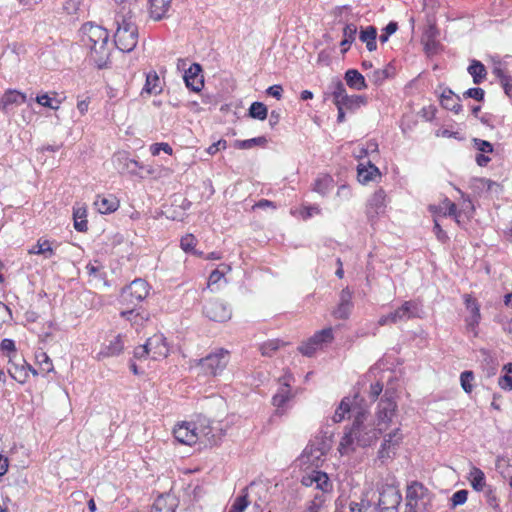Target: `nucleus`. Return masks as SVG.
<instances>
[{
  "instance_id": "obj_1",
  "label": "nucleus",
  "mask_w": 512,
  "mask_h": 512,
  "mask_svg": "<svg viewBox=\"0 0 512 512\" xmlns=\"http://www.w3.org/2000/svg\"><path fill=\"white\" fill-rule=\"evenodd\" d=\"M114 43L122 52H131L138 43V28L126 14L117 16Z\"/></svg>"
},
{
  "instance_id": "obj_2",
  "label": "nucleus",
  "mask_w": 512,
  "mask_h": 512,
  "mask_svg": "<svg viewBox=\"0 0 512 512\" xmlns=\"http://www.w3.org/2000/svg\"><path fill=\"white\" fill-rule=\"evenodd\" d=\"M430 502V493L422 483L415 481L407 487L405 512H428Z\"/></svg>"
},
{
  "instance_id": "obj_3",
  "label": "nucleus",
  "mask_w": 512,
  "mask_h": 512,
  "mask_svg": "<svg viewBox=\"0 0 512 512\" xmlns=\"http://www.w3.org/2000/svg\"><path fill=\"white\" fill-rule=\"evenodd\" d=\"M331 94L335 106H340L348 111H355L367 104V98L364 95H348L344 84L340 80L332 82Z\"/></svg>"
},
{
  "instance_id": "obj_4",
  "label": "nucleus",
  "mask_w": 512,
  "mask_h": 512,
  "mask_svg": "<svg viewBox=\"0 0 512 512\" xmlns=\"http://www.w3.org/2000/svg\"><path fill=\"white\" fill-rule=\"evenodd\" d=\"M149 291V283L142 278H136L129 285L122 288L119 301L122 305L137 307L146 299Z\"/></svg>"
},
{
  "instance_id": "obj_5",
  "label": "nucleus",
  "mask_w": 512,
  "mask_h": 512,
  "mask_svg": "<svg viewBox=\"0 0 512 512\" xmlns=\"http://www.w3.org/2000/svg\"><path fill=\"white\" fill-rule=\"evenodd\" d=\"M364 413L359 412L353 421V429L355 433L356 443L360 447H367L372 445L379 436L384 432L383 428L370 424H364Z\"/></svg>"
},
{
  "instance_id": "obj_6",
  "label": "nucleus",
  "mask_w": 512,
  "mask_h": 512,
  "mask_svg": "<svg viewBox=\"0 0 512 512\" xmlns=\"http://www.w3.org/2000/svg\"><path fill=\"white\" fill-rule=\"evenodd\" d=\"M229 360V351L220 348L215 352L208 354L206 357L201 358L198 361V365L205 374L217 376L224 371L229 363Z\"/></svg>"
},
{
  "instance_id": "obj_7",
  "label": "nucleus",
  "mask_w": 512,
  "mask_h": 512,
  "mask_svg": "<svg viewBox=\"0 0 512 512\" xmlns=\"http://www.w3.org/2000/svg\"><path fill=\"white\" fill-rule=\"evenodd\" d=\"M396 411L397 403L392 393L386 390L383 397L380 399L377 405V426L383 428V430L386 431L389 428L390 423L392 422V418L396 415Z\"/></svg>"
},
{
  "instance_id": "obj_8",
  "label": "nucleus",
  "mask_w": 512,
  "mask_h": 512,
  "mask_svg": "<svg viewBox=\"0 0 512 512\" xmlns=\"http://www.w3.org/2000/svg\"><path fill=\"white\" fill-rule=\"evenodd\" d=\"M83 38L82 41L90 49L98 46H107L109 33L107 29L94 25L92 23H85L82 28Z\"/></svg>"
},
{
  "instance_id": "obj_9",
  "label": "nucleus",
  "mask_w": 512,
  "mask_h": 512,
  "mask_svg": "<svg viewBox=\"0 0 512 512\" xmlns=\"http://www.w3.org/2000/svg\"><path fill=\"white\" fill-rule=\"evenodd\" d=\"M333 330L331 327L324 328L316 332L306 342L298 347V350L304 356L311 357L323 343H329L333 340Z\"/></svg>"
},
{
  "instance_id": "obj_10",
  "label": "nucleus",
  "mask_w": 512,
  "mask_h": 512,
  "mask_svg": "<svg viewBox=\"0 0 512 512\" xmlns=\"http://www.w3.org/2000/svg\"><path fill=\"white\" fill-rule=\"evenodd\" d=\"M196 424V434H197V442L203 443L206 445H216L221 435L218 433V430H216L214 427L211 426V422L209 419L205 417H199Z\"/></svg>"
},
{
  "instance_id": "obj_11",
  "label": "nucleus",
  "mask_w": 512,
  "mask_h": 512,
  "mask_svg": "<svg viewBox=\"0 0 512 512\" xmlns=\"http://www.w3.org/2000/svg\"><path fill=\"white\" fill-rule=\"evenodd\" d=\"M328 450V446L324 441H314L309 443L301 454L300 460L303 464L318 467L323 461Z\"/></svg>"
},
{
  "instance_id": "obj_12",
  "label": "nucleus",
  "mask_w": 512,
  "mask_h": 512,
  "mask_svg": "<svg viewBox=\"0 0 512 512\" xmlns=\"http://www.w3.org/2000/svg\"><path fill=\"white\" fill-rule=\"evenodd\" d=\"M204 315L212 321L224 322L231 318V309L229 306L219 299H211L207 301L203 307Z\"/></svg>"
},
{
  "instance_id": "obj_13",
  "label": "nucleus",
  "mask_w": 512,
  "mask_h": 512,
  "mask_svg": "<svg viewBox=\"0 0 512 512\" xmlns=\"http://www.w3.org/2000/svg\"><path fill=\"white\" fill-rule=\"evenodd\" d=\"M402 497L394 487H387L380 492L377 511L378 512H398V507Z\"/></svg>"
},
{
  "instance_id": "obj_14",
  "label": "nucleus",
  "mask_w": 512,
  "mask_h": 512,
  "mask_svg": "<svg viewBox=\"0 0 512 512\" xmlns=\"http://www.w3.org/2000/svg\"><path fill=\"white\" fill-rule=\"evenodd\" d=\"M415 310L416 304L412 301H406L396 310L388 313L387 315H383L379 319V324L386 325L389 323H397L399 321L409 320L416 315Z\"/></svg>"
},
{
  "instance_id": "obj_15",
  "label": "nucleus",
  "mask_w": 512,
  "mask_h": 512,
  "mask_svg": "<svg viewBox=\"0 0 512 512\" xmlns=\"http://www.w3.org/2000/svg\"><path fill=\"white\" fill-rule=\"evenodd\" d=\"M463 299L466 309L470 312V315L465 318L466 329L477 336V328L481 320L480 305L470 294H465Z\"/></svg>"
},
{
  "instance_id": "obj_16",
  "label": "nucleus",
  "mask_w": 512,
  "mask_h": 512,
  "mask_svg": "<svg viewBox=\"0 0 512 512\" xmlns=\"http://www.w3.org/2000/svg\"><path fill=\"white\" fill-rule=\"evenodd\" d=\"M302 485L306 487L315 486L320 492L326 494L332 490V483L329 480L328 475L322 471H312L302 476Z\"/></svg>"
},
{
  "instance_id": "obj_17",
  "label": "nucleus",
  "mask_w": 512,
  "mask_h": 512,
  "mask_svg": "<svg viewBox=\"0 0 512 512\" xmlns=\"http://www.w3.org/2000/svg\"><path fill=\"white\" fill-rule=\"evenodd\" d=\"M195 422H182L173 429V435L175 439L185 445H193L197 443Z\"/></svg>"
},
{
  "instance_id": "obj_18",
  "label": "nucleus",
  "mask_w": 512,
  "mask_h": 512,
  "mask_svg": "<svg viewBox=\"0 0 512 512\" xmlns=\"http://www.w3.org/2000/svg\"><path fill=\"white\" fill-rule=\"evenodd\" d=\"M146 344L153 360L166 358L169 354V346L163 334H154L147 339Z\"/></svg>"
},
{
  "instance_id": "obj_19",
  "label": "nucleus",
  "mask_w": 512,
  "mask_h": 512,
  "mask_svg": "<svg viewBox=\"0 0 512 512\" xmlns=\"http://www.w3.org/2000/svg\"><path fill=\"white\" fill-rule=\"evenodd\" d=\"M386 193L382 188L377 189L367 203L366 214L369 219L377 218L385 212Z\"/></svg>"
},
{
  "instance_id": "obj_20",
  "label": "nucleus",
  "mask_w": 512,
  "mask_h": 512,
  "mask_svg": "<svg viewBox=\"0 0 512 512\" xmlns=\"http://www.w3.org/2000/svg\"><path fill=\"white\" fill-rule=\"evenodd\" d=\"M202 67L198 63H193L184 73V81L191 91L200 92L204 86Z\"/></svg>"
},
{
  "instance_id": "obj_21",
  "label": "nucleus",
  "mask_w": 512,
  "mask_h": 512,
  "mask_svg": "<svg viewBox=\"0 0 512 512\" xmlns=\"http://www.w3.org/2000/svg\"><path fill=\"white\" fill-rule=\"evenodd\" d=\"M26 365L27 362L21 355L16 357L10 356L8 373L15 381L20 384H24L29 377Z\"/></svg>"
},
{
  "instance_id": "obj_22",
  "label": "nucleus",
  "mask_w": 512,
  "mask_h": 512,
  "mask_svg": "<svg viewBox=\"0 0 512 512\" xmlns=\"http://www.w3.org/2000/svg\"><path fill=\"white\" fill-rule=\"evenodd\" d=\"M339 298V303L333 311V316L337 319H347L353 308L352 291L348 287L342 289Z\"/></svg>"
},
{
  "instance_id": "obj_23",
  "label": "nucleus",
  "mask_w": 512,
  "mask_h": 512,
  "mask_svg": "<svg viewBox=\"0 0 512 512\" xmlns=\"http://www.w3.org/2000/svg\"><path fill=\"white\" fill-rule=\"evenodd\" d=\"M27 101V97L24 93L17 90H7L0 99V109L4 113H9L12 105H21Z\"/></svg>"
},
{
  "instance_id": "obj_24",
  "label": "nucleus",
  "mask_w": 512,
  "mask_h": 512,
  "mask_svg": "<svg viewBox=\"0 0 512 512\" xmlns=\"http://www.w3.org/2000/svg\"><path fill=\"white\" fill-rule=\"evenodd\" d=\"M124 349V342L121 335L115 336L108 344L104 345L97 354V359L118 356Z\"/></svg>"
},
{
  "instance_id": "obj_25",
  "label": "nucleus",
  "mask_w": 512,
  "mask_h": 512,
  "mask_svg": "<svg viewBox=\"0 0 512 512\" xmlns=\"http://www.w3.org/2000/svg\"><path fill=\"white\" fill-rule=\"evenodd\" d=\"M177 505V499L173 495L163 494L155 499L150 512H175Z\"/></svg>"
},
{
  "instance_id": "obj_26",
  "label": "nucleus",
  "mask_w": 512,
  "mask_h": 512,
  "mask_svg": "<svg viewBox=\"0 0 512 512\" xmlns=\"http://www.w3.org/2000/svg\"><path fill=\"white\" fill-rule=\"evenodd\" d=\"M440 103L443 108L458 114L462 110L461 98L456 95L451 89L446 88L441 96Z\"/></svg>"
},
{
  "instance_id": "obj_27",
  "label": "nucleus",
  "mask_w": 512,
  "mask_h": 512,
  "mask_svg": "<svg viewBox=\"0 0 512 512\" xmlns=\"http://www.w3.org/2000/svg\"><path fill=\"white\" fill-rule=\"evenodd\" d=\"M94 206L101 214H109L116 211L119 207V200L113 195H97Z\"/></svg>"
},
{
  "instance_id": "obj_28",
  "label": "nucleus",
  "mask_w": 512,
  "mask_h": 512,
  "mask_svg": "<svg viewBox=\"0 0 512 512\" xmlns=\"http://www.w3.org/2000/svg\"><path fill=\"white\" fill-rule=\"evenodd\" d=\"M380 171L371 161L367 162V165L360 163L357 167L358 181L362 184H367L373 181L376 176H380Z\"/></svg>"
},
{
  "instance_id": "obj_29",
  "label": "nucleus",
  "mask_w": 512,
  "mask_h": 512,
  "mask_svg": "<svg viewBox=\"0 0 512 512\" xmlns=\"http://www.w3.org/2000/svg\"><path fill=\"white\" fill-rule=\"evenodd\" d=\"M172 0H148L150 17L161 20L168 12Z\"/></svg>"
},
{
  "instance_id": "obj_30",
  "label": "nucleus",
  "mask_w": 512,
  "mask_h": 512,
  "mask_svg": "<svg viewBox=\"0 0 512 512\" xmlns=\"http://www.w3.org/2000/svg\"><path fill=\"white\" fill-rule=\"evenodd\" d=\"M344 79L351 89L361 91L367 88L364 76L356 69H348L345 72Z\"/></svg>"
},
{
  "instance_id": "obj_31",
  "label": "nucleus",
  "mask_w": 512,
  "mask_h": 512,
  "mask_svg": "<svg viewBox=\"0 0 512 512\" xmlns=\"http://www.w3.org/2000/svg\"><path fill=\"white\" fill-rule=\"evenodd\" d=\"M90 60L98 69L106 68L109 60V50L107 46H98L90 49Z\"/></svg>"
},
{
  "instance_id": "obj_32",
  "label": "nucleus",
  "mask_w": 512,
  "mask_h": 512,
  "mask_svg": "<svg viewBox=\"0 0 512 512\" xmlns=\"http://www.w3.org/2000/svg\"><path fill=\"white\" fill-rule=\"evenodd\" d=\"M73 220L75 230H77L78 232H86L88 230L86 207L80 205L74 206Z\"/></svg>"
},
{
  "instance_id": "obj_33",
  "label": "nucleus",
  "mask_w": 512,
  "mask_h": 512,
  "mask_svg": "<svg viewBox=\"0 0 512 512\" xmlns=\"http://www.w3.org/2000/svg\"><path fill=\"white\" fill-rule=\"evenodd\" d=\"M467 71L472 76L474 84H481L486 79V67L478 60H472Z\"/></svg>"
},
{
  "instance_id": "obj_34",
  "label": "nucleus",
  "mask_w": 512,
  "mask_h": 512,
  "mask_svg": "<svg viewBox=\"0 0 512 512\" xmlns=\"http://www.w3.org/2000/svg\"><path fill=\"white\" fill-rule=\"evenodd\" d=\"M359 38L362 42L366 43L368 51L372 52L377 49V29L374 26H367L361 29Z\"/></svg>"
},
{
  "instance_id": "obj_35",
  "label": "nucleus",
  "mask_w": 512,
  "mask_h": 512,
  "mask_svg": "<svg viewBox=\"0 0 512 512\" xmlns=\"http://www.w3.org/2000/svg\"><path fill=\"white\" fill-rule=\"evenodd\" d=\"M334 188V180L330 175H323L318 177L313 185V191L326 196Z\"/></svg>"
},
{
  "instance_id": "obj_36",
  "label": "nucleus",
  "mask_w": 512,
  "mask_h": 512,
  "mask_svg": "<svg viewBox=\"0 0 512 512\" xmlns=\"http://www.w3.org/2000/svg\"><path fill=\"white\" fill-rule=\"evenodd\" d=\"M120 316L136 325H141L148 319V316L144 311L140 312L133 306H127L126 310L120 312Z\"/></svg>"
},
{
  "instance_id": "obj_37",
  "label": "nucleus",
  "mask_w": 512,
  "mask_h": 512,
  "mask_svg": "<svg viewBox=\"0 0 512 512\" xmlns=\"http://www.w3.org/2000/svg\"><path fill=\"white\" fill-rule=\"evenodd\" d=\"M357 27L353 23L346 24L343 29V40L340 43L341 52L344 54L348 51L350 45L355 41Z\"/></svg>"
},
{
  "instance_id": "obj_38",
  "label": "nucleus",
  "mask_w": 512,
  "mask_h": 512,
  "mask_svg": "<svg viewBox=\"0 0 512 512\" xmlns=\"http://www.w3.org/2000/svg\"><path fill=\"white\" fill-rule=\"evenodd\" d=\"M355 442H356L355 433H354L353 426H351L349 431L344 434V436L342 437V439L339 443V447H338L339 452L342 455H344V454H348L349 452L353 451Z\"/></svg>"
},
{
  "instance_id": "obj_39",
  "label": "nucleus",
  "mask_w": 512,
  "mask_h": 512,
  "mask_svg": "<svg viewBox=\"0 0 512 512\" xmlns=\"http://www.w3.org/2000/svg\"><path fill=\"white\" fill-rule=\"evenodd\" d=\"M249 116L257 120H265L268 116L267 106L262 102H253L249 108Z\"/></svg>"
},
{
  "instance_id": "obj_40",
  "label": "nucleus",
  "mask_w": 512,
  "mask_h": 512,
  "mask_svg": "<svg viewBox=\"0 0 512 512\" xmlns=\"http://www.w3.org/2000/svg\"><path fill=\"white\" fill-rule=\"evenodd\" d=\"M291 398L289 385L285 384L282 386L278 392L273 396L272 402L273 405L277 408L283 407Z\"/></svg>"
},
{
  "instance_id": "obj_41",
  "label": "nucleus",
  "mask_w": 512,
  "mask_h": 512,
  "mask_svg": "<svg viewBox=\"0 0 512 512\" xmlns=\"http://www.w3.org/2000/svg\"><path fill=\"white\" fill-rule=\"evenodd\" d=\"M351 410L350 400L343 398L332 416L334 423H340L345 419V415Z\"/></svg>"
},
{
  "instance_id": "obj_42",
  "label": "nucleus",
  "mask_w": 512,
  "mask_h": 512,
  "mask_svg": "<svg viewBox=\"0 0 512 512\" xmlns=\"http://www.w3.org/2000/svg\"><path fill=\"white\" fill-rule=\"evenodd\" d=\"M471 479V485L476 491H483L485 487V475L482 470L479 468L474 467L473 470L470 473Z\"/></svg>"
},
{
  "instance_id": "obj_43",
  "label": "nucleus",
  "mask_w": 512,
  "mask_h": 512,
  "mask_svg": "<svg viewBox=\"0 0 512 512\" xmlns=\"http://www.w3.org/2000/svg\"><path fill=\"white\" fill-rule=\"evenodd\" d=\"M142 92H146L148 94H158L161 92V87H159V77L157 74H148L146 77L145 85L142 89Z\"/></svg>"
},
{
  "instance_id": "obj_44",
  "label": "nucleus",
  "mask_w": 512,
  "mask_h": 512,
  "mask_svg": "<svg viewBox=\"0 0 512 512\" xmlns=\"http://www.w3.org/2000/svg\"><path fill=\"white\" fill-rule=\"evenodd\" d=\"M267 143V139L264 136H259L247 140H237L235 142V147L238 149H250L254 146H265Z\"/></svg>"
},
{
  "instance_id": "obj_45",
  "label": "nucleus",
  "mask_w": 512,
  "mask_h": 512,
  "mask_svg": "<svg viewBox=\"0 0 512 512\" xmlns=\"http://www.w3.org/2000/svg\"><path fill=\"white\" fill-rule=\"evenodd\" d=\"M325 502L326 495L323 493H316L304 512H321Z\"/></svg>"
},
{
  "instance_id": "obj_46",
  "label": "nucleus",
  "mask_w": 512,
  "mask_h": 512,
  "mask_svg": "<svg viewBox=\"0 0 512 512\" xmlns=\"http://www.w3.org/2000/svg\"><path fill=\"white\" fill-rule=\"evenodd\" d=\"M438 34L439 31L436 24L429 20L423 32V39L425 40L426 46L434 44Z\"/></svg>"
},
{
  "instance_id": "obj_47",
  "label": "nucleus",
  "mask_w": 512,
  "mask_h": 512,
  "mask_svg": "<svg viewBox=\"0 0 512 512\" xmlns=\"http://www.w3.org/2000/svg\"><path fill=\"white\" fill-rule=\"evenodd\" d=\"M29 253L40 254L44 255L45 258H51L54 255V250L52 249L50 242L45 240L42 243L38 242L35 247L29 250Z\"/></svg>"
},
{
  "instance_id": "obj_48",
  "label": "nucleus",
  "mask_w": 512,
  "mask_h": 512,
  "mask_svg": "<svg viewBox=\"0 0 512 512\" xmlns=\"http://www.w3.org/2000/svg\"><path fill=\"white\" fill-rule=\"evenodd\" d=\"M505 374L498 379V385L504 390H512V363L504 366Z\"/></svg>"
},
{
  "instance_id": "obj_49",
  "label": "nucleus",
  "mask_w": 512,
  "mask_h": 512,
  "mask_svg": "<svg viewBox=\"0 0 512 512\" xmlns=\"http://www.w3.org/2000/svg\"><path fill=\"white\" fill-rule=\"evenodd\" d=\"M468 498V491L465 489H461L453 493V495L449 499V507L450 509H455L458 506H461L466 503Z\"/></svg>"
},
{
  "instance_id": "obj_50",
  "label": "nucleus",
  "mask_w": 512,
  "mask_h": 512,
  "mask_svg": "<svg viewBox=\"0 0 512 512\" xmlns=\"http://www.w3.org/2000/svg\"><path fill=\"white\" fill-rule=\"evenodd\" d=\"M396 450L397 449L395 447L383 441L378 451V459L381 463H385L387 460L392 459L395 456Z\"/></svg>"
},
{
  "instance_id": "obj_51",
  "label": "nucleus",
  "mask_w": 512,
  "mask_h": 512,
  "mask_svg": "<svg viewBox=\"0 0 512 512\" xmlns=\"http://www.w3.org/2000/svg\"><path fill=\"white\" fill-rule=\"evenodd\" d=\"M282 342L279 339H272L264 342L260 346V351L263 356H272L277 351Z\"/></svg>"
},
{
  "instance_id": "obj_52",
  "label": "nucleus",
  "mask_w": 512,
  "mask_h": 512,
  "mask_svg": "<svg viewBox=\"0 0 512 512\" xmlns=\"http://www.w3.org/2000/svg\"><path fill=\"white\" fill-rule=\"evenodd\" d=\"M474 373L466 370L460 374V383L463 390L470 394L473 390Z\"/></svg>"
},
{
  "instance_id": "obj_53",
  "label": "nucleus",
  "mask_w": 512,
  "mask_h": 512,
  "mask_svg": "<svg viewBox=\"0 0 512 512\" xmlns=\"http://www.w3.org/2000/svg\"><path fill=\"white\" fill-rule=\"evenodd\" d=\"M35 101L41 106L57 110L59 108L60 102L55 100L49 96L47 93L39 94L36 96Z\"/></svg>"
},
{
  "instance_id": "obj_54",
  "label": "nucleus",
  "mask_w": 512,
  "mask_h": 512,
  "mask_svg": "<svg viewBox=\"0 0 512 512\" xmlns=\"http://www.w3.org/2000/svg\"><path fill=\"white\" fill-rule=\"evenodd\" d=\"M403 439V435L400 431V428H395L392 432L388 433L384 437V442L389 445H392L396 449L399 447Z\"/></svg>"
},
{
  "instance_id": "obj_55",
  "label": "nucleus",
  "mask_w": 512,
  "mask_h": 512,
  "mask_svg": "<svg viewBox=\"0 0 512 512\" xmlns=\"http://www.w3.org/2000/svg\"><path fill=\"white\" fill-rule=\"evenodd\" d=\"M36 360H37V363L39 364L42 372L49 373V372L53 371L52 361L45 352H41V353L37 354Z\"/></svg>"
},
{
  "instance_id": "obj_56",
  "label": "nucleus",
  "mask_w": 512,
  "mask_h": 512,
  "mask_svg": "<svg viewBox=\"0 0 512 512\" xmlns=\"http://www.w3.org/2000/svg\"><path fill=\"white\" fill-rule=\"evenodd\" d=\"M197 244V239L193 234H186L180 240V247L187 253H191Z\"/></svg>"
},
{
  "instance_id": "obj_57",
  "label": "nucleus",
  "mask_w": 512,
  "mask_h": 512,
  "mask_svg": "<svg viewBox=\"0 0 512 512\" xmlns=\"http://www.w3.org/2000/svg\"><path fill=\"white\" fill-rule=\"evenodd\" d=\"M0 349L2 352H7V356L10 359V356H19L15 342L12 339L5 338L0 343Z\"/></svg>"
},
{
  "instance_id": "obj_58",
  "label": "nucleus",
  "mask_w": 512,
  "mask_h": 512,
  "mask_svg": "<svg viewBox=\"0 0 512 512\" xmlns=\"http://www.w3.org/2000/svg\"><path fill=\"white\" fill-rule=\"evenodd\" d=\"M464 98H472L478 102H483L485 99V91L480 87L469 88L463 93Z\"/></svg>"
},
{
  "instance_id": "obj_59",
  "label": "nucleus",
  "mask_w": 512,
  "mask_h": 512,
  "mask_svg": "<svg viewBox=\"0 0 512 512\" xmlns=\"http://www.w3.org/2000/svg\"><path fill=\"white\" fill-rule=\"evenodd\" d=\"M472 143L474 148L483 154L492 153L494 151L493 145L489 141L482 140L479 138H473Z\"/></svg>"
},
{
  "instance_id": "obj_60",
  "label": "nucleus",
  "mask_w": 512,
  "mask_h": 512,
  "mask_svg": "<svg viewBox=\"0 0 512 512\" xmlns=\"http://www.w3.org/2000/svg\"><path fill=\"white\" fill-rule=\"evenodd\" d=\"M484 496L486 499V503L490 507H492L493 509H495L497 511L500 510L499 500H498L495 490H493L491 487H489L488 489H486L484 491Z\"/></svg>"
},
{
  "instance_id": "obj_61",
  "label": "nucleus",
  "mask_w": 512,
  "mask_h": 512,
  "mask_svg": "<svg viewBox=\"0 0 512 512\" xmlns=\"http://www.w3.org/2000/svg\"><path fill=\"white\" fill-rule=\"evenodd\" d=\"M398 29L397 22L391 21L389 22L385 28L382 30V34L379 37L381 43H385L388 41L389 37L394 34Z\"/></svg>"
},
{
  "instance_id": "obj_62",
  "label": "nucleus",
  "mask_w": 512,
  "mask_h": 512,
  "mask_svg": "<svg viewBox=\"0 0 512 512\" xmlns=\"http://www.w3.org/2000/svg\"><path fill=\"white\" fill-rule=\"evenodd\" d=\"M249 504V501L247 499V494H243V495H240L238 496L233 504L231 505V509L234 510L235 512H243L246 507L248 506Z\"/></svg>"
},
{
  "instance_id": "obj_63",
  "label": "nucleus",
  "mask_w": 512,
  "mask_h": 512,
  "mask_svg": "<svg viewBox=\"0 0 512 512\" xmlns=\"http://www.w3.org/2000/svg\"><path fill=\"white\" fill-rule=\"evenodd\" d=\"M150 151L153 156H157L160 154L161 151L172 154V147L168 143H155L150 146Z\"/></svg>"
},
{
  "instance_id": "obj_64",
  "label": "nucleus",
  "mask_w": 512,
  "mask_h": 512,
  "mask_svg": "<svg viewBox=\"0 0 512 512\" xmlns=\"http://www.w3.org/2000/svg\"><path fill=\"white\" fill-rule=\"evenodd\" d=\"M370 81L376 86H380L384 83V81L387 79V76L382 71V69H376L374 70L370 75H368Z\"/></svg>"
}]
</instances>
